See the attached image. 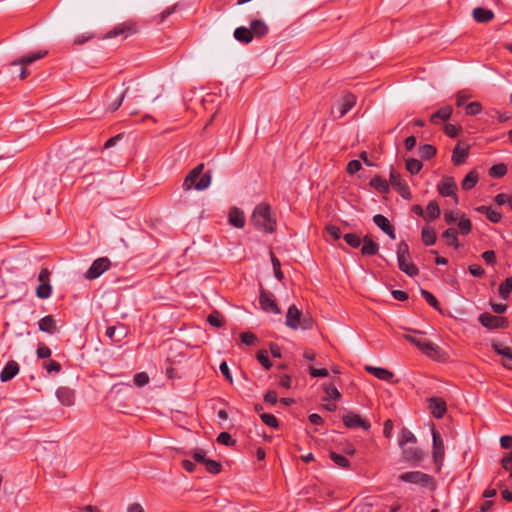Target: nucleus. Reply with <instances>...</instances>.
I'll list each match as a JSON object with an SVG mask.
<instances>
[{
    "label": "nucleus",
    "instance_id": "52",
    "mask_svg": "<svg viewBox=\"0 0 512 512\" xmlns=\"http://www.w3.org/2000/svg\"><path fill=\"white\" fill-rule=\"evenodd\" d=\"M257 360L265 369H270L272 366V363L268 357V353L266 350H260L257 352Z\"/></svg>",
    "mask_w": 512,
    "mask_h": 512
},
{
    "label": "nucleus",
    "instance_id": "21",
    "mask_svg": "<svg viewBox=\"0 0 512 512\" xmlns=\"http://www.w3.org/2000/svg\"><path fill=\"white\" fill-rule=\"evenodd\" d=\"M56 396L58 400L64 405V406H72L75 401V393L72 389L68 387H60L56 391Z\"/></svg>",
    "mask_w": 512,
    "mask_h": 512
},
{
    "label": "nucleus",
    "instance_id": "41",
    "mask_svg": "<svg viewBox=\"0 0 512 512\" xmlns=\"http://www.w3.org/2000/svg\"><path fill=\"white\" fill-rule=\"evenodd\" d=\"M512 291V276L508 277L499 286V295L503 299H507Z\"/></svg>",
    "mask_w": 512,
    "mask_h": 512
},
{
    "label": "nucleus",
    "instance_id": "19",
    "mask_svg": "<svg viewBox=\"0 0 512 512\" xmlns=\"http://www.w3.org/2000/svg\"><path fill=\"white\" fill-rule=\"evenodd\" d=\"M250 30L253 38L262 39L269 33V26L262 19H253L250 22Z\"/></svg>",
    "mask_w": 512,
    "mask_h": 512
},
{
    "label": "nucleus",
    "instance_id": "14",
    "mask_svg": "<svg viewBox=\"0 0 512 512\" xmlns=\"http://www.w3.org/2000/svg\"><path fill=\"white\" fill-rule=\"evenodd\" d=\"M356 104V96L352 93H347L342 96L337 104V118L344 117Z\"/></svg>",
    "mask_w": 512,
    "mask_h": 512
},
{
    "label": "nucleus",
    "instance_id": "58",
    "mask_svg": "<svg viewBox=\"0 0 512 512\" xmlns=\"http://www.w3.org/2000/svg\"><path fill=\"white\" fill-rule=\"evenodd\" d=\"M240 339H241L242 343L250 346V345L255 344L257 337L252 332H243L240 334Z\"/></svg>",
    "mask_w": 512,
    "mask_h": 512
},
{
    "label": "nucleus",
    "instance_id": "47",
    "mask_svg": "<svg viewBox=\"0 0 512 512\" xmlns=\"http://www.w3.org/2000/svg\"><path fill=\"white\" fill-rule=\"evenodd\" d=\"M415 442H416V437L414 436V434L411 431H409L407 429H403L401 431V435H400V439H399L400 446H404L407 443H415Z\"/></svg>",
    "mask_w": 512,
    "mask_h": 512
},
{
    "label": "nucleus",
    "instance_id": "39",
    "mask_svg": "<svg viewBox=\"0 0 512 512\" xmlns=\"http://www.w3.org/2000/svg\"><path fill=\"white\" fill-rule=\"evenodd\" d=\"M443 239L446 241V244L449 246H456L457 245V231L455 228L450 227L448 228L443 234Z\"/></svg>",
    "mask_w": 512,
    "mask_h": 512
},
{
    "label": "nucleus",
    "instance_id": "46",
    "mask_svg": "<svg viewBox=\"0 0 512 512\" xmlns=\"http://www.w3.org/2000/svg\"><path fill=\"white\" fill-rule=\"evenodd\" d=\"M207 321L209 322L210 325L214 327H222L224 325V318L217 311H214L211 314H209L207 317Z\"/></svg>",
    "mask_w": 512,
    "mask_h": 512
},
{
    "label": "nucleus",
    "instance_id": "38",
    "mask_svg": "<svg viewBox=\"0 0 512 512\" xmlns=\"http://www.w3.org/2000/svg\"><path fill=\"white\" fill-rule=\"evenodd\" d=\"M423 167V164L420 160L415 158H410L406 160V169L412 174H418Z\"/></svg>",
    "mask_w": 512,
    "mask_h": 512
},
{
    "label": "nucleus",
    "instance_id": "53",
    "mask_svg": "<svg viewBox=\"0 0 512 512\" xmlns=\"http://www.w3.org/2000/svg\"><path fill=\"white\" fill-rule=\"evenodd\" d=\"M485 216L487 220L493 223H498L499 221H501L502 218L501 212L492 207L488 208L487 212L485 213Z\"/></svg>",
    "mask_w": 512,
    "mask_h": 512
},
{
    "label": "nucleus",
    "instance_id": "4",
    "mask_svg": "<svg viewBox=\"0 0 512 512\" xmlns=\"http://www.w3.org/2000/svg\"><path fill=\"white\" fill-rule=\"evenodd\" d=\"M399 480L411 484H417L423 487H435V481L432 476L421 471L405 472L399 476Z\"/></svg>",
    "mask_w": 512,
    "mask_h": 512
},
{
    "label": "nucleus",
    "instance_id": "8",
    "mask_svg": "<svg viewBox=\"0 0 512 512\" xmlns=\"http://www.w3.org/2000/svg\"><path fill=\"white\" fill-rule=\"evenodd\" d=\"M432 438H433V460L434 463L437 466V469L440 470L444 455H445V449H444V442L440 435V433L435 429V427L432 428Z\"/></svg>",
    "mask_w": 512,
    "mask_h": 512
},
{
    "label": "nucleus",
    "instance_id": "6",
    "mask_svg": "<svg viewBox=\"0 0 512 512\" xmlns=\"http://www.w3.org/2000/svg\"><path fill=\"white\" fill-rule=\"evenodd\" d=\"M457 184L453 177L444 176L437 184V191L442 197H451L455 204L458 203Z\"/></svg>",
    "mask_w": 512,
    "mask_h": 512
},
{
    "label": "nucleus",
    "instance_id": "24",
    "mask_svg": "<svg viewBox=\"0 0 512 512\" xmlns=\"http://www.w3.org/2000/svg\"><path fill=\"white\" fill-rule=\"evenodd\" d=\"M362 244L361 253L364 256H374L379 251V245L368 235L363 237Z\"/></svg>",
    "mask_w": 512,
    "mask_h": 512
},
{
    "label": "nucleus",
    "instance_id": "13",
    "mask_svg": "<svg viewBox=\"0 0 512 512\" xmlns=\"http://www.w3.org/2000/svg\"><path fill=\"white\" fill-rule=\"evenodd\" d=\"M365 371L378 378L379 380L388 382V383H397V380H394V373L386 368L375 367L371 365L365 366Z\"/></svg>",
    "mask_w": 512,
    "mask_h": 512
},
{
    "label": "nucleus",
    "instance_id": "10",
    "mask_svg": "<svg viewBox=\"0 0 512 512\" xmlns=\"http://www.w3.org/2000/svg\"><path fill=\"white\" fill-rule=\"evenodd\" d=\"M390 184L392 187L397 190V192L404 198V199H411V191L407 183L401 179V176L393 169L390 170Z\"/></svg>",
    "mask_w": 512,
    "mask_h": 512
},
{
    "label": "nucleus",
    "instance_id": "9",
    "mask_svg": "<svg viewBox=\"0 0 512 512\" xmlns=\"http://www.w3.org/2000/svg\"><path fill=\"white\" fill-rule=\"evenodd\" d=\"M110 267V260L107 257H101L96 259L90 268L86 271L85 277L89 280H93L102 275Z\"/></svg>",
    "mask_w": 512,
    "mask_h": 512
},
{
    "label": "nucleus",
    "instance_id": "30",
    "mask_svg": "<svg viewBox=\"0 0 512 512\" xmlns=\"http://www.w3.org/2000/svg\"><path fill=\"white\" fill-rule=\"evenodd\" d=\"M370 186L383 194L389 191V183L381 176H374L370 180Z\"/></svg>",
    "mask_w": 512,
    "mask_h": 512
},
{
    "label": "nucleus",
    "instance_id": "31",
    "mask_svg": "<svg viewBox=\"0 0 512 512\" xmlns=\"http://www.w3.org/2000/svg\"><path fill=\"white\" fill-rule=\"evenodd\" d=\"M228 222L229 224H245L244 212L237 207L231 208L228 215Z\"/></svg>",
    "mask_w": 512,
    "mask_h": 512
},
{
    "label": "nucleus",
    "instance_id": "61",
    "mask_svg": "<svg viewBox=\"0 0 512 512\" xmlns=\"http://www.w3.org/2000/svg\"><path fill=\"white\" fill-rule=\"evenodd\" d=\"M43 366L47 370L48 373H51V372L58 373L61 370V365L58 362L54 361V360H50L48 362H45L43 364Z\"/></svg>",
    "mask_w": 512,
    "mask_h": 512
},
{
    "label": "nucleus",
    "instance_id": "11",
    "mask_svg": "<svg viewBox=\"0 0 512 512\" xmlns=\"http://www.w3.org/2000/svg\"><path fill=\"white\" fill-rule=\"evenodd\" d=\"M344 425L347 428H362L365 431H368L371 427L370 423L363 419L359 414L354 412H348L342 418Z\"/></svg>",
    "mask_w": 512,
    "mask_h": 512
},
{
    "label": "nucleus",
    "instance_id": "28",
    "mask_svg": "<svg viewBox=\"0 0 512 512\" xmlns=\"http://www.w3.org/2000/svg\"><path fill=\"white\" fill-rule=\"evenodd\" d=\"M39 329L43 332L53 334L56 331V322L53 316L48 315L39 320Z\"/></svg>",
    "mask_w": 512,
    "mask_h": 512
},
{
    "label": "nucleus",
    "instance_id": "7",
    "mask_svg": "<svg viewBox=\"0 0 512 512\" xmlns=\"http://www.w3.org/2000/svg\"><path fill=\"white\" fill-rule=\"evenodd\" d=\"M478 320L485 328L489 330L507 328L509 324L506 317L492 315L487 312L480 314Z\"/></svg>",
    "mask_w": 512,
    "mask_h": 512
},
{
    "label": "nucleus",
    "instance_id": "55",
    "mask_svg": "<svg viewBox=\"0 0 512 512\" xmlns=\"http://www.w3.org/2000/svg\"><path fill=\"white\" fill-rule=\"evenodd\" d=\"M314 326V320L309 315H303L301 317V320L299 322V328L302 330H310Z\"/></svg>",
    "mask_w": 512,
    "mask_h": 512
},
{
    "label": "nucleus",
    "instance_id": "48",
    "mask_svg": "<svg viewBox=\"0 0 512 512\" xmlns=\"http://www.w3.org/2000/svg\"><path fill=\"white\" fill-rule=\"evenodd\" d=\"M421 295L423 296V298L427 301V303L429 305H431L434 309L440 311L439 302L432 293H430L429 291H427L425 289H421Z\"/></svg>",
    "mask_w": 512,
    "mask_h": 512
},
{
    "label": "nucleus",
    "instance_id": "44",
    "mask_svg": "<svg viewBox=\"0 0 512 512\" xmlns=\"http://www.w3.org/2000/svg\"><path fill=\"white\" fill-rule=\"evenodd\" d=\"M52 287L50 283L39 284L36 288V295L40 299H47L50 297Z\"/></svg>",
    "mask_w": 512,
    "mask_h": 512
},
{
    "label": "nucleus",
    "instance_id": "3",
    "mask_svg": "<svg viewBox=\"0 0 512 512\" xmlns=\"http://www.w3.org/2000/svg\"><path fill=\"white\" fill-rule=\"evenodd\" d=\"M398 266L401 271L408 276H416L419 273L418 268L411 262L409 248L406 243H401L397 250Z\"/></svg>",
    "mask_w": 512,
    "mask_h": 512
},
{
    "label": "nucleus",
    "instance_id": "32",
    "mask_svg": "<svg viewBox=\"0 0 512 512\" xmlns=\"http://www.w3.org/2000/svg\"><path fill=\"white\" fill-rule=\"evenodd\" d=\"M323 390L326 394V397L323 398L324 401L333 399L339 400L341 398V394L337 387L333 383H324Z\"/></svg>",
    "mask_w": 512,
    "mask_h": 512
},
{
    "label": "nucleus",
    "instance_id": "2",
    "mask_svg": "<svg viewBox=\"0 0 512 512\" xmlns=\"http://www.w3.org/2000/svg\"><path fill=\"white\" fill-rule=\"evenodd\" d=\"M251 221L252 224H276L277 219L271 206L266 202H261L254 208Z\"/></svg>",
    "mask_w": 512,
    "mask_h": 512
},
{
    "label": "nucleus",
    "instance_id": "29",
    "mask_svg": "<svg viewBox=\"0 0 512 512\" xmlns=\"http://www.w3.org/2000/svg\"><path fill=\"white\" fill-rule=\"evenodd\" d=\"M479 180V175L475 170L470 171L462 180L461 187L465 191L473 189Z\"/></svg>",
    "mask_w": 512,
    "mask_h": 512
},
{
    "label": "nucleus",
    "instance_id": "36",
    "mask_svg": "<svg viewBox=\"0 0 512 512\" xmlns=\"http://www.w3.org/2000/svg\"><path fill=\"white\" fill-rule=\"evenodd\" d=\"M436 148L430 144H424L419 147V155L425 160H429L436 155Z\"/></svg>",
    "mask_w": 512,
    "mask_h": 512
},
{
    "label": "nucleus",
    "instance_id": "45",
    "mask_svg": "<svg viewBox=\"0 0 512 512\" xmlns=\"http://www.w3.org/2000/svg\"><path fill=\"white\" fill-rule=\"evenodd\" d=\"M330 458L340 468H348L350 465L349 460L345 456L335 452L330 453Z\"/></svg>",
    "mask_w": 512,
    "mask_h": 512
},
{
    "label": "nucleus",
    "instance_id": "35",
    "mask_svg": "<svg viewBox=\"0 0 512 512\" xmlns=\"http://www.w3.org/2000/svg\"><path fill=\"white\" fill-rule=\"evenodd\" d=\"M492 348L497 354L502 355L509 361L512 360V348L511 347L505 346L501 343H493Z\"/></svg>",
    "mask_w": 512,
    "mask_h": 512
},
{
    "label": "nucleus",
    "instance_id": "50",
    "mask_svg": "<svg viewBox=\"0 0 512 512\" xmlns=\"http://www.w3.org/2000/svg\"><path fill=\"white\" fill-rule=\"evenodd\" d=\"M204 465L206 470L211 474H218L222 469V466L219 462L211 459H208Z\"/></svg>",
    "mask_w": 512,
    "mask_h": 512
},
{
    "label": "nucleus",
    "instance_id": "23",
    "mask_svg": "<svg viewBox=\"0 0 512 512\" xmlns=\"http://www.w3.org/2000/svg\"><path fill=\"white\" fill-rule=\"evenodd\" d=\"M472 16L478 23H488L494 18V13L492 10L476 7L472 11Z\"/></svg>",
    "mask_w": 512,
    "mask_h": 512
},
{
    "label": "nucleus",
    "instance_id": "33",
    "mask_svg": "<svg viewBox=\"0 0 512 512\" xmlns=\"http://www.w3.org/2000/svg\"><path fill=\"white\" fill-rule=\"evenodd\" d=\"M421 237L425 245H433L436 242V231L432 226H425L422 230Z\"/></svg>",
    "mask_w": 512,
    "mask_h": 512
},
{
    "label": "nucleus",
    "instance_id": "1",
    "mask_svg": "<svg viewBox=\"0 0 512 512\" xmlns=\"http://www.w3.org/2000/svg\"><path fill=\"white\" fill-rule=\"evenodd\" d=\"M204 164L200 163L194 167L185 177L183 181V189L189 191L195 189L197 191H203L207 189L211 184V173H203Z\"/></svg>",
    "mask_w": 512,
    "mask_h": 512
},
{
    "label": "nucleus",
    "instance_id": "25",
    "mask_svg": "<svg viewBox=\"0 0 512 512\" xmlns=\"http://www.w3.org/2000/svg\"><path fill=\"white\" fill-rule=\"evenodd\" d=\"M46 54H47V51L34 52L29 55L22 56L19 59L11 62V65L26 66V65H29L39 59H42Z\"/></svg>",
    "mask_w": 512,
    "mask_h": 512
},
{
    "label": "nucleus",
    "instance_id": "54",
    "mask_svg": "<svg viewBox=\"0 0 512 512\" xmlns=\"http://www.w3.org/2000/svg\"><path fill=\"white\" fill-rule=\"evenodd\" d=\"M129 89H126L123 93H121L119 96H117L110 104L109 109L111 111H116L123 103V100L125 96L128 95Z\"/></svg>",
    "mask_w": 512,
    "mask_h": 512
},
{
    "label": "nucleus",
    "instance_id": "59",
    "mask_svg": "<svg viewBox=\"0 0 512 512\" xmlns=\"http://www.w3.org/2000/svg\"><path fill=\"white\" fill-rule=\"evenodd\" d=\"M482 110V106L480 104V102H470L467 106H466V114L467 115H477L481 112Z\"/></svg>",
    "mask_w": 512,
    "mask_h": 512
},
{
    "label": "nucleus",
    "instance_id": "18",
    "mask_svg": "<svg viewBox=\"0 0 512 512\" xmlns=\"http://www.w3.org/2000/svg\"><path fill=\"white\" fill-rule=\"evenodd\" d=\"M301 317L302 312L296 307V305H291L286 313V326L293 330L299 329V322Z\"/></svg>",
    "mask_w": 512,
    "mask_h": 512
},
{
    "label": "nucleus",
    "instance_id": "64",
    "mask_svg": "<svg viewBox=\"0 0 512 512\" xmlns=\"http://www.w3.org/2000/svg\"><path fill=\"white\" fill-rule=\"evenodd\" d=\"M361 163L360 161L358 160H351L349 161V163L347 164V173L349 174H355L356 172H358L360 169H361Z\"/></svg>",
    "mask_w": 512,
    "mask_h": 512
},
{
    "label": "nucleus",
    "instance_id": "57",
    "mask_svg": "<svg viewBox=\"0 0 512 512\" xmlns=\"http://www.w3.org/2000/svg\"><path fill=\"white\" fill-rule=\"evenodd\" d=\"M135 385L142 387L149 383V376L146 372H139L134 376Z\"/></svg>",
    "mask_w": 512,
    "mask_h": 512
},
{
    "label": "nucleus",
    "instance_id": "49",
    "mask_svg": "<svg viewBox=\"0 0 512 512\" xmlns=\"http://www.w3.org/2000/svg\"><path fill=\"white\" fill-rule=\"evenodd\" d=\"M270 255H271V262H272V265H273V270H274L275 277L278 280L281 281L284 278V276H283V273L281 271L280 261L272 252L270 253Z\"/></svg>",
    "mask_w": 512,
    "mask_h": 512
},
{
    "label": "nucleus",
    "instance_id": "5",
    "mask_svg": "<svg viewBox=\"0 0 512 512\" xmlns=\"http://www.w3.org/2000/svg\"><path fill=\"white\" fill-rule=\"evenodd\" d=\"M137 31L138 27L136 23L133 21H127L116 25L103 36V39H110L115 37H122V39H126L129 36L137 33Z\"/></svg>",
    "mask_w": 512,
    "mask_h": 512
},
{
    "label": "nucleus",
    "instance_id": "60",
    "mask_svg": "<svg viewBox=\"0 0 512 512\" xmlns=\"http://www.w3.org/2000/svg\"><path fill=\"white\" fill-rule=\"evenodd\" d=\"M444 131L447 136L453 138V137H456L460 133L461 127L453 125V124H446L444 127Z\"/></svg>",
    "mask_w": 512,
    "mask_h": 512
},
{
    "label": "nucleus",
    "instance_id": "43",
    "mask_svg": "<svg viewBox=\"0 0 512 512\" xmlns=\"http://www.w3.org/2000/svg\"><path fill=\"white\" fill-rule=\"evenodd\" d=\"M507 173V167L503 163L495 164L489 169V175L493 178L503 177Z\"/></svg>",
    "mask_w": 512,
    "mask_h": 512
},
{
    "label": "nucleus",
    "instance_id": "16",
    "mask_svg": "<svg viewBox=\"0 0 512 512\" xmlns=\"http://www.w3.org/2000/svg\"><path fill=\"white\" fill-rule=\"evenodd\" d=\"M428 407L432 415L440 419L444 416L447 411L446 402L440 397H432L428 400Z\"/></svg>",
    "mask_w": 512,
    "mask_h": 512
},
{
    "label": "nucleus",
    "instance_id": "27",
    "mask_svg": "<svg viewBox=\"0 0 512 512\" xmlns=\"http://www.w3.org/2000/svg\"><path fill=\"white\" fill-rule=\"evenodd\" d=\"M440 215V207L436 201H431L424 210L423 219L427 222L433 221Z\"/></svg>",
    "mask_w": 512,
    "mask_h": 512
},
{
    "label": "nucleus",
    "instance_id": "34",
    "mask_svg": "<svg viewBox=\"0 0 512 512\" xmlns=\"http://www.w3.org/2000/svg\"><path fill=\"white\" fill-rule=\"evenodd\" d=\"M323 236L329 240V238L333 240H338L342 237V231L339 226H325Z\"/></svg>",
    "mask_w": 512,
    "mask_h": 512
},
{
    "label": "nucleus",
    "instance_id": "15",
    "mask_svg": "<svg viewBox=\"0 0 512 512\" xmlns=\"http://www.w3.org/2000/svg\"><path fill=\"white\" fill-rule=\"evenodd\" d=\"M469 156V146L458 143L452 151L451 161L455 166L464 164Z\"/></svg>",
    "mask_w": 512,
    "mask_h": 512
},
{
    "label": "nucleus",
    "instance_id": "51",
    "mask_svg": "<svg viewBox=\"0 0 512 512\" xmlns=\"http://www.w3.org/2000/svg\"><path fill=\"white\" fill-rule=\"evenodd\" d=\"M260 418L267 426L272 428H277L279 426L278 420L273 414L262 413Z\"/></svg>",
    "mask_w": 512,
    "mask_h": 512
},
{
    "label": "nucleus",
    "instance_id": "63",
    "mask_svg": "<svg viewBox=\"0 0 512 512\" xmlns=\"http://www.w3.org/2000/svg\"><path fill=\"white\" fill-rule=\"evenodd\" d=\"M192 457L193 459L198 462V463H201V464H205L206 461L208 460V458H206V453L204 450L202 449H196L193 453H192Z\"/></svg>",
    "mask_w": 512,
    "mask_h": 512
},
{
    "label": "nucleus",
    "instance_id": "37",
    "mask_svg": "<svg viewBox=\"0 0 512 512\" xmlns=\"http://www.w3.org/2000/svg\"><path fill=\"white\" fill-rule=\"evenodd\" d=\"M345 242L352 248H359L363 239L356 233H345L343 235Z\"/></svg>",
    "mask_w": 512,
    "mask_h": 512
},
{
    "label": "nucleus",
    "instance_id": "62",
    "mask_svg": "<svg viewBox=\"0 0 512 512\" xmlns=\"http://www.w3.org/2000/svg\"><path fill=\"white\" fill-rule=\"evenodd\" d=\"M471 97V95L465 91V90H462V91H459L457 92L456 94V105L457 106H462L466 103V101Z\"/></svg>",
    "mask_w": 512,
    "mask_h": 512
},
{
    "label": "nucleus",
    "instance_id": "42",
    "mask_svg": "<svg viewBox=\"0 0 512 512\" xmlns=\"http://www.w3.org/2000/svg\"><path fill=\"white\" fill-rule=\"evenodd\" d=\"M404 457L407 461L417 462L422 459V452L418 448L405 449Z\"/></svg>",
    "mask_w": 512,
    "mask_h": 512
},
{
    "label": "nucleus",
    "instance_id": "26",
    "mask_svg": "<svg viewBox=\"0 0 512 512\" xmlns=\"http://www.w3.org/2000/svg\"><path fill=\"white\" fill-rule=\"evenodd\" d=\"M234 38L243 44H249L254 39L253 32H251L250 28L245 26L237 27L234 30Z\"/></svg>",
    "mask_w": 512,
    "mask_h": 512
},
{
    "label": "nucleus",
    "instance_id": "17",
    "mask_svg": "<svg viewBox=\"0 0 512 512\" xmlns=\"http://www.w3.org/2000/svg\"><path fill=\"white\" fill-rule=\"evenodd\" d=\"M426 356L432 359H441L444 355L443 350L435 343L431 342L427 338L423 341L420 349Z\"/></svg>",
    "mask_w": 512,
    "mask_h": 512
},
{
    "label": "nucleus",
    "instance_id": "56",
    "mask_svg": "<svg viewBox=\"0 0 512 512\" xmlns=\"http://www.w3.org/2000/svg\"><path fill=\"white\" fill-rule=\"evenodd\" d=\"M217 442L225 446H231L235 443L228 432H221L217 437Z\"/></svg>",
    "mask_w": 512,
    "mask_h": 512
},
{
    "label": "nucleus",
    "instance_id": "22",
    "mask_svg": "<svg viewBox=\"0 0 512 512\" xmlns=\"http://www.w3.org/2000/svg\"><path fill=\"white\" fill-rule=\"evenodd\" d=\"M452 112H453V109L449 105L441 107L439 110H437L435 113H433L430 116V122L433 124H439L441 122H446L447 120L450 119Z\"/></svg>",
    "mask_w": 512,
    "mask_h": 512
},
{
    "label": "nucleus",
    "instance_id": "40",
    "mask_svg": "<svg viewBox=\"0 0 512 512\" xmlns=\"http://www.w3.org/2000/svg\"><path fill=\"white\" fill-rule=\"evenodd\" d=\"M404 338L411 344L415 345L418 349H420V347L423 344V341L426 339L423 333L419 331H415L414 335L406 334L404 335Z\"/></svg>",
    "mask_w": 512,
    "mask_h": 512
},
{
    "label": "nucleus",
    "instance_id": "12",
    "mask_svg": "<svg viewBox=\"0 0 512 512\" xmlns=\"http://www.w3.org/2000/svg\"><path fill=\"white\" fill-rule=\"evenodd\" d=\"M259 302L261 308L266 312H272L274 314H280L281 310L278 307L274 296L271 292L266 290H261Z\"/></svg>",
    "mask_w": 512,
    "mask_h": 512
},
{
    "label": "nucleus",
    "instance_id": "20",
    "mask_svg": "<svg viewBox=\"0 0 512 512\" xmlns=\"http://www.w3.org/2000/svg\"><path fill=\"white\" fill-rule=\"evenodd\" d=\"M19 372V365L16 361L10 360L6 363L0 373V380L2 382H8L14 378Z\"/></svg>",
    "mask_w": 512,
    "mask_h": 512
}]
</instances>
